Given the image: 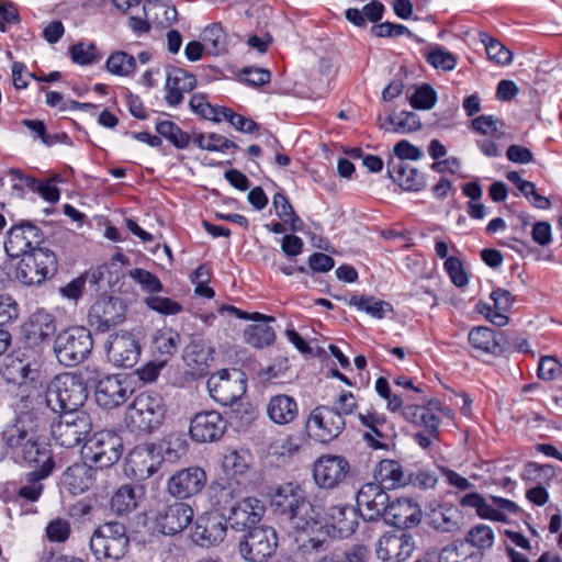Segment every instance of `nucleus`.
Returning a JSON list of instances; mask_svg holds the SVG:
<instances>
[{
  "label": "nucleus",
  "instance_id": "obj_1",
  "mask_svg": "<svg viewBox=\"0 0 562 562\" xmlns=\"http://www.w3.org/2000/svg\"><path fill=\"white\" fill-rule=\"evenodd\" d=\"M270 506L276 516L286 521L296 532L308 533L316 526L317 505L314 504L305 487L289 481L277 485L270 494Z\"/></svg>",
  "mask_w": 562,
  "mask_h": 562
},
{
  "label": "nucleus",
  "instance_id": "obj_2",
  "mask_svg": "<svg viewBox=\"0 0 562 562\" xmlns=\"http://www.w3.org/2000/svg\"><path fill=\"white\" fill-rule=\"evenodd\" d=\"M166 404L155 390L137 394L125 414L126 427L136 435H149L158 429L166 416Z\"/></svg>",
  "mask_w": 562,
  "mask_h": 562
},
{
  "label": "nucleus",
  "instance_id": "obj_3",
  "mask_svg": "<svg viewBox=\"0 0 562 562\" xmlns=\"http://www.w3.org/2000/svg\"><path fill=\"white\" fill-rule=\"evenodd\" d=\"M359 517V512L352 505L335 504L325 510L317 505L316 526L307 535L319 533L331 539L348 538L356 532Z\"/></svg>",
  "mask_w": 562,
  "mask_h": 562
},
{
  "label": "nucleus",
  "instance_id": "obj_4",
  "mask_svg": "<svg viewBox=\"0 0 562 562\" xmlns=\"http://www.w3.org/2000/svg\"><path fill=\"white\" fill-rule=\"evenodd\" d=\"M19 258L21 259L15 269V278L27 286L41 285L58 270L57 256L47 247L33 249Z\"/></svg>",
  "mask_w": 562,
  "mask_h": 562
},
{
  "label": "nucleus",
  "instance_id": "obj_5",
  "mask_svg": "<svg viewBox=\"0 0 562 562\" xmlns=\"http://www.w3.org/2000/svg\"><path fill=\"white\" fill-rule=\"evenodd\" d=\"M130 547L126 527L117 521L105 522L95 529L90 539V549L95 559L120 561Z\"/></svg>",
  "mask_w": 562,
  "mask_h": 562
},
{
  "label": "nucleus",
  "instance_id": "obj_6",
  "mask_svg": "<svg viewBox=\"0 0 562 562\" xmlns=\"http://www.w3.org/2000/svg\"><path fill=\"white\" fill-rule=\"evenodd\" d=\"M93 348V338L83 326H72L60 331L54 340V352L59 363L71 367L83 361Z\"/></svg>",
  "mask_w": 562,
  "mask_h": 562
},
{
  "label": "nucleus",
  "instance_id": "obj_7",
  "mask_svg": "<svg viewBox=\"0 0 562 562\" xmlns=\"http://www.w3.org/2000/svg\"><path fill=\"white\" fill-rule=\"evenodd\" d=\"M123 453V439L114 430H100L89 438L81 450L82 458L95 468H110Z\"/></svg>",
  "mask_w": 562,
  "mask_h": 562
},
{
  "label": "nucleus",
  "instance_id": "obj_8",
  "mask_svg": "<svg viewBox=\"0 0 562 562\" xmlns=\"http://www.w3.org/2000/svg\"><path fill=\"white\" fill-rule=\"evenodd\" d=\"M279 537L276 529L268 525H259L241 536L238 552L247 562H267L278 549Z\"/></svg>",
  "mask_w": 562,
  "mask_h": 562
},
{
  "label": "nucleus",
  "instance_id": "obj_9",
  "mask_svg": "<svg viewBox=\"0 0 562 562\" xmlns=\"http://www.w3.org/2000/svg\"><path fill=\"white\" fill-rule=\"evenodd\" d=\"M308 437L319 443H329L337 439L346 428V420L336 407L318 405L307 416Z\"/></svg>",
  "mask_w": 562,
  "mask_h": 562
},
{
  "label": "nucleus",
  "instance_id": "obj_10",
  "mask_svg": "<svg viewBox=\"0 0 562 562\" xmlns=\"http://www.w3.org/2000/svg\"><path fill=\"white\" fill-rule=\"evenodd\" d=\"M164 462L156 443H144L134 447L127 454L124 472L136 481H144L155 474Z\"/></svg>",
  "mask_w": 562,
  "mask_h": 562
},
{
  "label": "nucleus",
  "instance_id": "obj_11",
  "mask_svg": "<svg viewBox=\"0 0 562 562\" xmlns=\"http://www.w3.org/2000/svg\"><path fill=\"white\" fill-rule=\"evenodd\" d=\"M125 312L120 297L102 295L90 306L88 322L97 331L106 333L124 322Z\"/></svg>",
  "mask_w": 562,
  "mask_h": 562
},
{
  "label": "nucleus",
  "instance_id": "obj_12",
  "mask_svg": "<svg viewBox=\"0 0 562 562\" xmlns=\"http://www.w3.org/2000/svg\"><path fill=\"white\" fill-rule=\"evenodd\" d=\"M91 427L87 413L67 414L52 426V436L59 446L70 449L87 438Z\"/></svg>",
  "mask_w": 562,
  "mask_h": 562
},
{
  "label": "nucleus",
  "instance_id": "obj_13",
  "mask_svg": "<svg viewBox=\"0 0 562 562\" xmlns=\"http://www.w3.org/2000/svg\"><path fill=\"white\" fill-rule=\"evenodd\" d=\"M350 472L349 461L344 456L323 454L313 465V479L322 490L338 487Z\"/></svg>",
  "mask_w": 562,
  "mask_h": 562
},
{
  "label": "nucleus",
  "instance_id": "obj_14",
  "mask_svg": "<svg viewBox=\"0 0 562 562\" xmlns=\"http://www.w3.org/2000/svg\"><path fill=\"white\" fill-rule=\"evenodd\" d=\"M44 234L42 229L32 222L22 221L13 225L8 232L4 241V250L11 258H19L21 255L33 249L43 248Z\"/></svg>",
  "mask_w": 562,
  "mask_h": 562
},
{
  "label": "nucleus",
  "instance_id": "obj_15",
  "mask_svg": "<svg viewBox=\"0 0 562 562\" xmlns=\"http://www.w3.org/2000/svg\"><path fill=\"white\" fill-rule=\"evenodd\" d=\"M357 510L366 521L384 519L390 505V496L381 484L370 482L363 484L357 493Z\"/></svg>",
  "mask_w": 562,
  "mask_h": 562
},
{
  "label": "nucleus",
  "instance_id": "obj_16",
  "mask_svg": "<svg viewBox=\"0 0 562 562\" xmlns=\"http://www.w3.org/2000/svg\"><path fill=\"white\" fill-rule=\"evenodd\" d=\"M265 515L262 502L256 497H245L234 503L225 515L227 527L246 533L251 528L258 527Z\"/></svg>",
  "mask_w": 562,
  "mask_h": 562
},
{
  "label": "nucleus",
  "instance_id": "obj_17",
  "mask_svg": "<svg viewBox=\"0 0 562 562\" xmlns=\"http://www.w3.org/2000/svg\"><path fill=\"white\" fill-rule=\"evenodd\" d=\"M415 549L414 537L407 532H385L375 543V555L382 562H404Z\"/></svg>",
  "mask_w": 562,
  "mask_h": 562
},
{
  "label": "nucleus",
  "instance_id": "obj_18",
  "mask_svg": "<svg viewBox=\"0 0 562 562\" xmlns=\"http://www.w3.org/2000/svg\"><path fill=\"white\" fill-rule=\"evenodd\" d=\"M227 532L225 515L215 512L204 513L194 522L192 540L205 548L221 543Z\"/></svg>",
  "mask_w": 562,
  "mask_h": 562
},
{
  "label": "nucleus",
  "instance_id": "obj_19",
  "mask_svg": "<svg viewBox=\"0 0 562 562\" xmlns=\"http://www.w3.org/2000/svg\"><path fill=\"white\" fill-rule=\"evenodd\" d=\"M207 476L200 467H189L173 473L167 483L168 493L178 498L184 499L199 494L205 486Z\"/></svg>",
  "mask_w": 562,
  "mask_h": 562
},
{
  "label": "nucleus",
  "instance_id": "obj_20",
  "mask_svg": "<svg viewBox=\"0 0 562 562\" xmlns=\"http://www.w3.org/2000/svg\"><path fill=\"white\" fill-rule=\"evenodd\" d=\"M193 509L182 502H175L157 512L154 520L155 529L166 536L181 532L192 521Z\"/></svg>",
  "mask_w": 562,
  "mask_h": 562
},
{
  "label": "nucleus",
  "instance_id": "obj_21",
  "mask_svg": "<svg viewBox=\"0 0 562 562\" xmlns=\"http://www.w3.org/2000/svg\"><path fill=\"white\" fill-rule=\"evenodd\" d=\"M227 422L215 412H201L190 422L189 434L193 441L200 443L218 441L225 434Z\"/></svg>",
  "mask_w": 562,
  "mask_h": 562
},
{
  "label": "nucleus",
  "instance_id": "obj_22",
  "mask_svg": "<svg viewBox=\"0 0 562 562\" xmlns=\"http://www.w3.org/2000/svg\"><path fill=\"white\" fill-rule=\"evenodd\" d=\"M468 340L470 346L480 355L503 356L510 348L506 333L486 326L472 328Z\"/></svg>",
  "mask_w": 562,
  "mask_h": 562
},
{
  "label": "nucleus",
  "instance_id": "obj_23",
  "mask_svg": "<svg viewBox=\"0 0 562 562\" xmlns=\"http://www.w3.org/2000/svg\"><path fill=\"white\" fill-rule=\"evenodd\" d=\"M105 349L109 359L115 366L123 368H132L140 355V346L130 333L111 335Z\"/></svg>",
  "mask_w": 562,
  "mask_h": 562
},
{
  "label": "nucleus",
  "instance_id": "obj_24",
  "mask_svg": "<svg viewBox=\"0 0 562 562\" xmlns=\"http://www.w3.org/2000/svg\"><path fill=\"white\" fill-rule=\"evenodd\" d=\"M104 381L122 383L117 375H104L97 368L86 367L55 375L47 386H100Z\"/></svg>",
  "mask_w": 562,
  "mask_h": 562
},
{
  "label": "nucleus",
  "instance_id": "obj_25",
  "mask_svg": "<svg viewBox=\"0 0 562 562\" xmlns=\"http://www.w3.org/2000/svg\"><path fill=\"white\" fill-rule=\"evenodd\" d=\"M422 516L418 503L400 497L390 502L384 521L400 529L414 528L420 522Z\"/></svg>",
  "mask_w": 562,
  "mask_h": 562
},
{
  "label": "nucleus",
  "instance_id": "obj_26",
  "mask_svg": "<svg viewBox=\"0 0 562 562\" xmlns=\"http://www.w3.org/2000/svg\"><path fill=\"white\" fill-rule=\"evenodd\" d=\"M56 329L55 317L45 311L34 312L22 327L23 336L31 347L48 342Z\"/></svg>",
  "mask_w": 562,
  "mask_h": 562
},
{
  "label": "nucleus",
  "instance_id": "obj_27",
  "mask_svg": "<svg viewBox=\"0 0 562 562\" xmlns=\"http://www.w3.org/2000/svg\"><path fill=\"white\" fill-rule=\"evenodd\" d=\"M196 87L193 74L182 68H175L168 74L166 80L165 100L168 105L177 106L183 101V93L191 92Z\"/></svg>",
  "mask_w": 562,
  "mask_h": 562
},
{
  "label": "nucleus",
  "instance_id": "obj_28",
  "mask_svg": "<svg viewBox=\"0 0 562 562\" xmlns=\"http://www.w3.org/2000/svg\"><path fill=\"white\" fill-rule=\"evenodd\" d=\"M87 462L70 465L61 475L63 485L74 495L88 491L95 481L97 468Z\"/></svg>",
  "mask_w": 562,
  "mask_h": 562
},
{
  "label": "nucleus",
  "instance_id": "obj_29",
  "mask_svg": "<svg viewBox=\"0 0 562 562\" xmlns=\"http://www.w3.org/2000/svg\"><path fill=\"white\" fill-rule=\"evenodd\" d=\"M387 175L393 182L406 191L417 192L426 187L424 175L401 160L390 159L387 161Z\"/></svg>",
  "mask_w": 562,
  "mask_h": 562
},
{
  "label": "nucleus",
  "instance_id": "obj_30",
  "mask_svg": "<svg viewBox=\"0 0 562 562\" xmlns=\"http://www.w3.org/2000/svg\"><path fill=\"white\" fill-rule=\"evenodd\" d=\"M183 361L193 379L207 374L209 361L213 359L212 349L201 339L192 340L183 350Z\"/></svg>",
  "mask_w": 562,
  "mask_h": 562
},
{
  "label": "nucleus",
  "instance_id": "obj_31",
  "mask_svg": "<svg viewBox=\"0 0 562 562\" xmlns=\"http://www.w3.org/2000/svg\"><path fill=\"white\" fill-rule=\"evenodd\" d=\"M360 423L368 428L363 434V439L368 446L373 449H387L389 445L384 440L387 435V422L383 414L376 412H368L367 414H359Z\"/></svg>",
  "mask_w": 562,
  "mask_h": 562
},
{
  "label": "nucleus",
  "instance_id": "obj_32",
  "mask_svg": "<svg viewBox=\"0 0 562 562\" xmlns=\"http://www.w3.org/2000/svg\"><path fill=\"white\" fill-rule=\"evenodd\" d=\"M1 374L7 383L16 386H43L42 373L37 369L31 368L30 364L23 363L21 360H11L1 370Z\"/></svg>",
  "mask_w": 562,
  "mask_h": 562
},
{
  "label": "nucleus",
  "instance_id": "obj_33",
  "mask_svg": "<svg viewBox=\"0 0 562 562\" xmlns=\"http://www.w3.org/2000/svg\"><path fill=\"white\" fill-rule=\"evenodd\" d=\"M209 497L216 510L229 509L236 503L239 490L238 482L228 477H220L209 485Z\"/></svg>",
  "mask_w": 562,
  "mask_h": 562
},
{
  "label": "nucleus",
  "instance_id": "obj_34",
  "mask_svg": "<svg viewBox=\"0 0 562 562\" xmlns=\"http://www.w3.org/2000/svg\"><path fill=\"white\" fill-rule=\"evenodd\" d=\"M374 477L379 481L378 484L384 488H398L407 485L408 473L404 470L403 465L391 459L381 460L375 470Z\"/></svg>",
  "mask_w": 562,
  "mask_h": 562
},
{
  "label": "nucleus",
  "instance_id": "obj_35",
  "mask_svg": "<svg viewBox=\"0 0 562 562\" xmlns=\"http://www.w3.org/2000/svg\"><path fill=\"white\" fill-rule=\"evenodd\" d=\"M32 422L27 414H20L13 424L8 425L2 431L4 447L11 451L22 448L25 441L34 436L31 434V427L27 426V423Z\"/></svg>",
  "mask_w": 562,
  "mask_h": 562
},
{
  "label": "nucleus",
  "instance_id": "obj_36",
  "mask_svg": "<svg viewBox=\"0 0 562 562\" xmlns=\"http://www.w3.org/2000/svg\"><path fill=\"white\" fill-rule=\"evenodd\" d=\"M210 396L223 406H229L232 412L237 417H243V415H248L249 417L254 414L252 405L245 397V392L247 389H241L239 394H231L228 393V389H207Z\"/></svg>",
  "mask_w": 562,
  "mask_h": 562
},
{
  "label": "nucleus",
  "instance_id": "obj_37",
  "mask_svg": "<svg viewBox=\"0 0 562 562\" xmlns=\"http://www.w3.org/2000/svg\"><path fill=\"white\" fill-rule=\"evenodd\" d=\"M267 412L273 423L284 425L291 423L296 417L297 404L293 397L279 394L271 397Z\"/></svg>",
  "mask_w": 562,
  "mask_h": 562
},
{
  "label": "nucleus",
  "instance_id": "obj_38",
  "mask_svg": "<svg viewBox=\"0 0 562 562\" xmlns=\"http://www.w3.org/2000/svg\"><path fill=\"white\" fill-rule=\"evenodd\" d=\"M428 524L441 532H456L460 529V514L453 506L439 505L428 515Z\"/></svg>",
  "mask_w": 562,
  "mask_h": 562
},
{
  "label": "nucleus",
  "instance_id": "obj_39",
  "mask_svg": "<svg viewBox=\"0 0 562 562\" xmlns=\"http://www.w3.org/2000/svg\"><path fill=\"white\" fill-rule=\"evenodd\" d=\"M378 125L380 128L392 131L396 133H413L422 127L419 116L415 112L402 111L400 114H391L384 121L381 116L378 117Z\"/></svg>",
  "mask_w": 562,
  "mask_h": 562
},
{
  "label": "nucleus",
  "instance_id": "obj_40",
  "mask_svg": "<svg viewBox=\"0 0 562 562\" xmlns=\"http://www.w3.org/2000/svg\"><path fill=\"white\" fill-rule=\"evenodd\" d=\"M385 7L383 3L372 1L367 3L362 10L356 8H349L345 12V18L348 22L352 23L358 27H366L367 21L372 23L379 22L384 14Z\"/></svg>",
  "mask_w": 562,
  "mask_h": 562
},
{
  "label": "nucleus",
  "instance_id": "obj_41",
  "mask_svg": "<svg viewBox=\"0 0 562 562\" xmlns=\"http://www.w3.org/2000/svg\"><path fill=\"white\" fill-rule=\"evenodd\" d=\"M464 542L471 546L473 552L481 553V561L484 558L485 551L491 549L495 541L494 530L484 524H479L470 528L464 537Z\"/></svg>",
  "mask_w": 562,
  "mask_h": 562
},
{
  "label": "nucleus",
  "instance_id": "obj_42",
  "mask_svg": "<svg viewBox=\"0 0 562 562\" xmlns=\"http://www.w3.org/2000/svg\"><path fill=\"white\" fill-rule=\"evenodd\" d=\"M470 549L464 540H454L441 549L438 562H481V553Z\"/></svg>",
  "mask_w": 562,
  "mask_h": 562
},
{
  "label": "nucleus",
  "instance_id": "obj_43",
  "mask_svg": "<svg viewBox=\"0 0 562 562\" xmlns=\"http://www.w3.org/2000/svg\"><path fill=\"white\" fill-rule=\"evenodd\" d=\"M156 448L164 461L173 463L187 453L189 443L182 435L170 434L156 443Z\"/></svg>",
  "mask_w": 562,
  "mask_h": 562
},
{
  "label": "nucleus",
  "instance_id": "obj_44",
  "mask_svg": "<svg viewBox=\"0 0 562 562\" xmlns=\"http://www.w3.org/2000/svg\"><path fill=\"white\" fill-rule=\"evenodd\" d=\"M259 322L249 325L244 331L245 341L255 348L270 346L276 339V333L269 325L272 321L260 319Z\"/></svg>",
  "mask_w": 562,
  "mask_h": 562
},
{
  "label": "nucleus",
  "instance_id": "obj_45",
  "mask_svg": "<svg viewBox=\"0 0 562 562\" xmlns=\"http://www.w3.org/2000/svg\"><path fill=\"white\" fill-rule=\"evenodd\" d=\"M488 503L491 506V510L494 512L491 514L492 517H485V519L493 520V521H502V522H509L508 515H515V516H524L526 518H530V514L525 513L515 502L491 495L488 497Z\"/></svg>",
  "mask_w": 562,
  "mask_h": 562
},
{
  "label": "nucleus",
  "instance_id": "obj_46",
  "mask_svg": "<svg viewBox=\"0 0 562 562\" xmlns=\"http://www.w3.org/2000/svg\"><path fill=\"white\" fill-rule=\"evenodd\" d=\"M272 205L277 216L290 226L292 232L302 229L303 222L295 213L292 204L283 192H277L272 199Z\"/></svg>",
  "mask_w": 562,
  "mask_h": 562
},
{
  "label": "nucleus",
  "instance_id": "obj_47",
  "mask_svg": "<svg viewBox=\"0 0 562 562\" xmlns=\"http://www.w3.org/2000/svg\"><path fill=\"white\" fill-rule=\"evenodd\" d=\"M155 130L160 137L166 138L171 145H173L178 149H184L190 144V135L187 132L182 131L181 127L172 121H157Z\"/></svg>",
  "mask_w": 562,
  "mask_h": 562
},
{
  "label": "nucleus",
  "instance_id": "obj_48",
  "mask_svg": "<svg viewBox=\"0 0 562 562\" xmlns=\"http://www.w3.org/2000/svg\"><path fill=\"white\" fill-rule=\"evenodd\" d=\"M105 69L115 76L128 77L136 70V59L133 55L116 50L110 54L105 61Z\"/></svg>",
  "mask_w": 562,
  "mask_h": 562
},
{
  "label": "nucleus",
  "instance_id": "obj_49",
  "mask_svg": "<svg viewBox=\"0 0 562 562\" xmlns=\"http://www.w3.org/2000/svg\"><path fill=\"white\" fill-rule=\"evenodd\" d=\"M349 304L378 319H382L387 312L393 311L389 302L376 300L374 296L370 295H353Z\"/></svg>",
  "mask_w": 562,
  "mask_h": 562
},
{
  "label": "nucleus",
  "instance_id": "obj_50",
  "mask_svg": "<svg viewBox=\"0 0 562 562\" xmlns=\"http://www.w3.org/2000/svg\"><path fill=\"white\" fill-rule=\"evenodd\" d=\"M90 391H93L95 403L104 409L121 406L134 393V389H131L130 394L127 389H90Z\"/></svg>",
  "mask_w": 562,
  "mask_h": 562
},
{
  "label": "nucleus",
  "instance_id": "obj_51",
  "mask_svg": "<svg viewBox=\"0 0 562 562\" xmlns=\"http://www.w3.org/2000/svg\"><path fill=\"white\" fill-rule=\"evenodd\" d=\"M202 40L210 55L216 56L226 50L227 34L221 23H213L206 26L202 33Z\"/></svg>",
  "mask_w": 562,
  "mask_h": 562
},
{
  "label": "nucleus",
  "instance_id": "obj_52",
  "mask_svg": "<svg viewBox=\"0 0 562 562\" xmlns=\"http://www.w3.org/2000/svg\"><path fill=\"white\" fill-rule=\"evenodd\" d=\"M555 476L557 468L554 465L540 464L533 461L526 463L521 472L524 481L536 482L538 485H548Z\"/></svg>",
  "mask_w": 562,
  "mask_h": 562
},
{
  "label": "nucleus",
  "instance_id": "obj_53",
  "mask_svg": "<svg viewBox=\"0 0 562 562\" xmlns=\"http://www.w3.org/2000/svg\"><path fill=\"white\" fill-rule=\"evenodd\" d=\"M480 40L485 46L490 60L499 65H509L513 60V53L506 48L498 40L487 33H480Z\"/></svg>",
  "mask_w": 562,
  "mask_h": 562
},
{
  "label": "nucleus",
  "instance_id": "obj_54",
  "mask_svg": "<svg viewBox=\"0 0 562 562\" xmlns=\"http://www.w3.org/2000/svg\"><path fill=\"white\" fill-rule=\"evenodd\" d=\"M135 490L132 485H122L111 498V508L119 515L130 513L136 507Z\"/></svg>",
  "mask_w": 562,
  "mask_h": 562
},
{
  "label": "nucleus",
  "instance_id": "obj_55",
  "mask_svg": "<svg viewBox=\"0 0 562 562\" xmlns=\"http://www.w3.org/2000/svg\"><path fill=\"white\" fill-rule=\"evenodd\" d=\"M47 391H60L63 393V411L65 415L82 413L78 411L90 394V389H47Z\"/></svg>",
  "mask_w": 562,
  "mask_h": 562
},
{
  "label": "nucleus",
  "instance_id": "obj_56",
  "mask_svg": "<svg viewBox=\"0 0 562 562\" xmlns=\"http://www.w3.org/2000/svg\"><path fill=\"white\" fill-rule=\"evenodd\" d=\"M249 461L250 454L247 451L233 449L224 454L222 467L226 473L241 475L248 470Z\"/></svg>",
  "mask_w": 562,
  "mask_h": 562
},
{
  "label": "nucleus",
  "instance_id": "obj_57",
  "mask_svg": "<svg viewBox=\"0 0 562 562\" xmlns=\"http://www.w3.org/2000/svg\"><path fill=\"white\" fill-rule=\"evenodd\" d=\"M71 60L81 66L92 65L101 59L95 44L79 42L69 47Z\"/></svg>",
  "mask_w": 562,
  "mask_h": 562
},
{
  "label": "nucleus",
  "instance_id": "obj_58",
  "mask_svg": "<svg viewBox=\"0 0 562 562\" xmlns=\"http://www.w3.org/2000/svg\"><path fill=\"white\" fill-rule=\"evenodd\" d=\"M20 180L26 188L33 192H37L49 203H56L60 198L58 188L49 182H42L30 176H20Z\"/></svg>",
  "mask_w": 562,
  "mask_h": 562
},
{
  "label": "nucleus",
  "instance_id": "obj_59",
  "mask_svg": "<svg viewBox=\"0 0 562 562\" xmlns=\"http://www.w3.org/2000/svg\"><path fill=\"white\" fill-rule=\"evenodd\" d=\"M22 458L27 463L43 464V460L53 457L50 451L38 443L35 436L30 437L21 448Z\"/></svg>",
  "mask_w": 562,
  "mask_h": 562
},
{
  "label": "nucleus",
  "instance_id": "obj_60",
  "mask_svg": "<svg viewBox=\"0 0 562 562\" xmlns=\"http://www.w3.org/2000/svg\"><path fill=\"white\" fill-rule=\"evenodd\" d=\"M303 442L304 438L301 436H288L284 439L271 442L268 447V452L290 458L301 449Z\"/></svg>",
  "mask_w": 562,
  "mask_h": 562
},
{
  "label": "nucleus",
  "instance_id": "obj_61",
  "mask_svg": "<svg viewBox=\"0 0 562 562\" xmlns=\"http://www.w3.org/2000/svg\"><path fill=\"white\" fill-rule=\"evenodd\" d=\"M503 125V122L493 115H480L471 121L472 130L486 136L501 137L504 134L501 131Z\"/></svg>",
  "mask_w": 562,
  "mask_h": 562
},
{
  "label": "nucleus",
  "instance_id": "obj_62",
  "mask_svg": "<svg viewBox=\"0 0 562 562\" xmlns=\"http://www.w3.org/2000/svg\"><path fill=\"white\" fill-rule=\"evenodd\" d=\"M437 102V92L428 85L424 83L416 89L409 98L411 105L416 110H430Z\"/></svg>",
  "mask_w": 562,
  "mask_h": 562
},
{
  "label": "nucleus",
  "instance_id": "obj_63",
  "mask_svg": "<svg viewBox=\"0 0 562 562\" xmlns=\"http://www.w3.org/2000/svg\"><path fill=\"white\" fill-rule=\"evenodd\" d=\"M179 342L180 335L179 333L172 329L160 331L159 335L155 337L154 341L156 350L161 356H166V359H168L176 352Z\"/></svg>",
  "mask_w": 562,
  "mask_h": 562
},
{
  "label": "nucleus",
  "instance_id": "obj_64",
  "mask_svg": "<svg viewBox=\"0 0 562 562\" xmlns=\"http://www.w3.org/2000/svg\"><path fill=\"white\" fill-rule=\"evenodd\" d=\"M426 60L436 69L446 71L452 70L457 66V58L450 52L445 50L440 46L432 48L427 55Z\"/></svg>",
  "mask_w": 562,
  "mask_h": 562
}]
</instances>
